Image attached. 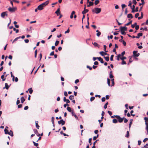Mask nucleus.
<instances>
[{
  "label": "nucleus",
  "mask_w": 148,
  "mask_h": 148,
  "mask_svg": "<svg viewBox=\"0 0 148 148\" xmlns=\"http://www.w3.org/2000/svg\"><path fill=\"white\" fill-rule=\"evenodd\" d=\"M72 116H74L75 118L77 120H78L79 119L78 117H77V115H76L75 113L74 112L73 110V111L72 112Z\"/></svg>",
  "instance_id": "8"
},
{
  "label": "nucleus",
  "mask_w": 148,
  "mask_h": 148,
  "mask_svg": "<svg viewBox=\"0 0 148 148\" xmlns=\"http://www.w3.org/2000/svg\"><path fill=\"white\" fill-rule=\"evenodd\" d=\"M16 7L14 8V7L12 8L9 7L8 10L11 12H14L16 10Z\"/></svg>",
  "instance_id": "3"
},
{
  "label": "nucleus",
  "mask_w": 148,
  "mask_h": 148,
  "mask_svg": "<svg viewBox=\"0 0 148 148\" xmlns=\"http://www.w3.org/2000/svg\"><path fill=\"white\" fill-rule=\"evenodd\" d=\"M107 83L108 86H110V80L108 78L107 79Z\"/></svg>",
  "instance_id": "29"
},
{
  "label": "nucleus",
  "mask_w": 148,
  "mask_h": 148,
  "mask_svg": "<svg viewBox=\"0 0 148 148\" xmlns=\"http://www.w3.org/2000/svg\"><path fill=\"white\" fill-rule=\"evenodd\" d=\"M96 32H97L96 34L97 36L99 37L101 33L98 30H97Z\"/></svg>",
  "instance_id": "16"
},
{
  "label": "nucleus",
  "mask_w": 148,
  "mask_h": 148,
  "mask_svg": "<svg viewBox=\"0 0 148 148\" xmlns=\"http://www.w3.org/2000/svg\"><path fill=\"white\" fill-rule=\"evenodd\" d=\"M49 3V1L48 0L45 1V2L42 3L41 4L44 7L46 5H48Z\"/></svg>",
  "instance_id": "7"
},
{
  "label": "nucleus",
  "mask_w": 148,
  "mask_h": 148,
  "mask_svg": "<svg viewBox=\"0 0 148 148\" xmlns=\"http://www.w3.org/2000/svg\"><path fill=\"white\" fill-rule=\"evenodd\" d=\"M93 45L95 47H97L98 48L99 47V45L96 42H92Z\"/></svg>",
  "instance_id": "15"
},
{
  "label": "nucleus",
  "mask_w": 148,
  "mask_h": 148,
  "mask_svg": "<svg viewBox=\"0 0 148 148\" xmlns=\"http://www.w3.org/2000/svg\"><path fill=\"white\" fill-rule=\"evenodd\" d=\"M129 136H130V134H129V132L128 131H127V134L125 136V137L127 138H128V137H129Z\"/></svg>",
  "instance_id": "36"
},
{
  "label": "nucleus",
  "mask_w": 148,
  "mask_h": 148,
  "mask_svg": "<svg viewBox=\"0 0 148 148\" xmlns=\"http://www.w3.org/2000/svg\"><path fill=\"white\" fill-rule=\"evenodd\" d=\"M55 13L56 14L57 16H58L60 14V8H58L56 12Z\"/></svg>",
  "instance_id": "10"
},
{
  "label": "nucleus",
  "mask_w": 148,
  "mask_h": 148,
  "mask_svg": "<svg viewBox=\"0 0 148 148\" xmlns=\"http://www.w3.org/2000/svg\"><path fill=\"white\" fill-rule=\"evenodd\" d=\"M108 104V102L106 103L104 106V108L105 109H106L107 108V106Z\"/></svg>",
  "instance_id": "43"
},
{
  "label": "nucleus",
  "mask_w": 148,
  "mask_h": 148,
  "mask_svg": "<svg viewBox=\"0 0 148 148\" xmlns=\"http://www.w3.org/2000/svg\"><path fill=\"white\" fill-rule=\"evenodd\" d=\"M126 64V62L124 60H122L121 64L122 65L123 64Z\"/></svg>",
  "instance_id": "50"
},
{
  "label": "nucleus",
  "mask_w": 148,
  "mask_h": 148,
  "mask_svg": "<svg viewBox=\"0 0 148 148\" xmlns=\"http://www.w3.org/2000/svg\"><path fill=\"white\" fill-rule=\"evenodd\" d=\"M115 117L118 120V121L120 123H122L124 120V117L121 118L119 116V115H116L115 116Z\"/></svg>",
  "instance_id": "2"
},
{
  "label": "nucleus",
  "mask_w": 148,
  "mask_h": 148,
  "mask_svg": "<svg viewBox=\"0 0 148 148\" xmlns=\"http://www.w3.org/2000/svg\"><path fill=\"white\" fill-rule=\"evenodd\" d=\"M137 53V51H134L133 52L134 56H135V55L136 54V53Z\"/></svg>",
  "instance_id": "46"
},
{
  "label": "nucleus",
  "mask_w": 148,
  "mask_h": 148,
  "mask_svg": "<svg viewBox=\"0 0 148 148\" xmlns=\"http://www.w3.org/2000/svg\"><path fill=\"white\" fill-rule=\"evenodd\" d=\"M95 13L96 14H98L101 12V9L100 8H95Z\"/></svg>",
  "instance_id": "6"
},
{
  "label": "nucleus",
  "mask_w": 148,
  "mask_h": 148,
  "mask_svg": "<svg viewBox=\"0 0 148 148\" xmlns=\"http://www.w3.org/2000/svg\"><path fill=\"white\" fill-rule=\"evenodd\" d=\"M29 91V92L30 94H32L33 92V90L31 88H29L28 89Z\"/></svg>",
  "instance_id": "49"
},
{
  "label": "nucleus",
  "mask_w": 148,
  "mask_h": 148,
  "mask_svg": "<svg viewBox=\"0 0 148 148\" xmlns=\"http://www.w3.org/2000/svg\"><path fill=\"white\" fill-rule=\"evenodd\" d=\"M21 103H23L25 101V99L23 97H22L21 98Z\"/></svg>",
  "instance_id": "18"
},
{
  "label": "nucleus",
  "mask_w": 148,
  "mask_h": 148,
  "mask_svg": "<svg viewBox=\"0 0 148 148\" xmlns=\"http://www.w3.org/2000/svg\"><path fill=\"white\" fill-rule=\"evenodd\" d=\"M13 30L14 31H16V33H18L19 32V30L18 29H16L15 28H13Z\"/></svg>",
  "instance_id": "38"
},
{
  "label": "nucleus",
  "mask_w": 148,
  "mask_h": 148,
  "mask_svg": "<svg viewBox=\"0 0 148 148\" xmlns=\"http://www.w3.org/2000/svg\"><path fill=\"white\" fill-rule=\"evenodd\" d=\"M54 117L53 116L51 118V122H52V123H54Z\"/></svg>",
  "instance_id": "41"
},
{
  "label": "nucleus",
  "mask_w": 148,
  "mask_h": 148,
  "mask_svg": "<svg viewBox=\"0 0 148 148\" xmlns=\"http://www.w3.org/2000/svg\"><path fill=\"white\" fill-rule=\"evenodd\" d=\"M127 17L128 18H132L133 17V16L132 14H128Z\"/></svg>",
  "instance_id": "17"
},
{
  "label": "nucleus",
  "mask_w": 148,
  "mask_h": 148,
  "mask_svg": "<svg viewBox=\"0 0 148 148\" xmlns=\"http://www.w3.org/2000/svg\"><path fill=\"white\" fill-rule=\"evenodd\" d=\"M74 96L73 95H71L69 97V99L70 100H72L74 99Z\"/></svg>",
  "instance_id": "37"
},
{
  "label": "nucleus",
  "mask_w": 148,
  "mask_h": 148,
  "mask_svg": "<svg viewBox=\"0 0 148 148\" xmlns=\"http://www.w3.org/2000/svg\"><path fill=\"white\" fill-rule=\"evenodd\" d=\"M99 53L102 56H103L104 55H108L106 52H104L103 51H101L99 52Z\"/></svg>",
  "instance_id": "12"
},
{
  "label": "nucleus",
  "mask_w": 148,
  "mask_h": 148,
  "mask_svg": "<svg viewBox=\"0 0 148 148\" xmlns=\"http://www.w3.org/2000/svg\"><path fill=\"white\" fill-rule=\"evenodd\" d=\"M106 100V98L104 97H102L101 99V101L102 102H104Z\"/></svg>",
  "instance_id": "59"
},
{
  "label": "nucleus",
  "mask_w": 148,
  "mask_h": 148,
  "mask_svg": "<svg viewBox=\"0 0 148 148\" xmlns=\"http://www.w3.org/2000/svg\"><path fill=\"white\" fill-rule=\"evenodd\" d=\"M64 94L65 96H67L68 95L66 91L64 92Z\"/></svg>",
  "instance_id": "62"
},
{
  "label": "nucleus",
  "mask_w": 148,
  "mask_h": 148,
  "mask_svg": "<svg viewBox=\"0 0 148 148\" xmlns=\"http://www.w3.org/2000/svg\"><path fill=\"white\" fill-rule=\"evenodd\" d=\"M139 15V14L138 13H136L135 15V17L136 18H137L138 17V16Z\"/></svg>",
  "instance_id": "56"
},
{
  "label": "nucleus",
  "mask_w": 148,
  "mask_h": 148,
  "mask_svg": "<svg viewBox=\"0 0 148 148\" xmlns=\"http://www.w3.org/2000/svg\"><path fill=\"white\" fill-rule=\"evenodd\" d=\"M20 38H21V36H19V37H17L16 38H15L14 40L12 42V43H13L14 42L17 41L18 39H19Z\"/></svg>",
  "instance_id": "31"
},
{
  "label": "nucleus",
  "mask_w": 148,
  "mask_h": 148,
  "mask_svg": "<svg viewBox=\"0 0 148 148\" xmlns=\"http://www.w3.org/2000/svg\"><path fill=\"white\" fill-rule=\"evenodd\" d=\"M5 87L3 88V89H4L5 88L6 89H8L9 88V86H8V84L7 83L5 84Z\"/></svg>",
  "instance_id": "14"
},
{
  "label": "nucleus",
  "mask_w": 148,
  "mask_h": 148,
  "mask_svg": "<svg viewBox=\"0 0 148 148\" xmlns=\"http://www.w3.org/2000/svg\"><path fill=\"white\" fill-rule=\"evenodd\" d=\"M139 28V26L138 25H136L135 27V29L136 30H138Z\"/></svg>",
  "instance_id": "58"
},
{
  "label": "nucleus",
  "mask_w": 148,
  "mask_h": 148,
  "mask_svg": "<svg viewBox=\"0 0 148 148\" xmlns=\"http://www.w3.org/2000/svg\"><path fill=\"white\" fill-rule=\"evenodd\" d=\"M112 122L113 123H116L118 122V121L116 119H114L112 120Z\"/></svg>",
  "instance_id": "28"
},
{
  "label": "nucleus",
  "mask_w": 148,
  "mask_h": 148,
  "mask_svg": "<svg viewBox=\"0 0 148 148\" xmlns=\"http://www.w3.org/2000/svg\"><path fill=\"white\" fill-rule=\"evenodd\" d=\"M104 58L107 61H108L109 60V57H105L104 56Z\"/></svg>",
  "instance_id": "33"
},
{
  "label": "nucleus",
  "mask_w": 148,
  "mask_h": 148,
  "mask_svg": "<svg viewBox=\"0 0 148 148\" xmlns=\"http://www.w3.org/2000/svg\"><path fill=\"white\" fill-rule=\"evenodd\" d=\"M4 132H5V134H9V132L8 131V130L6 128H5L4 130Z\"/></svg>",
  "instance_id": "20"
},
{
  "label": "nucleus",
  "mask_w": 148,
  "mask_h": 148,
  "mask_svg": "<svg viewBox=\"0 0 148 148\" xmlns=\"http://www.w3.org/2000/svg\"><path fill=\"white\" fill-rule=\"evenodd\" d=\"M137 23H135L134 24L132 25L131 27L132 28H134L137 25Z\"/></svg>",
  "instance_id": "30"
},
{
  "label": "nucleus",
  "mask_w": 148,
  "mask_h": 148,
  "mask_svg": "<svg viewBox=\"0 0 148 148\" xmlns=\"http://www.w3.org/2000/svg\"><path fill=\"white\" fill-rule=\"evenodd\" d=\"M121 56V55L120 54H119L117 56V60L118 61L119 60V58Z\"/></svg>",
  "instance_id": "39"
},
{
  "label": "nucleus",
  "mask_w": 148,
  "mask_h": 148,
  "mask_svg": "<svg viewBox=\"0 0 148 148\" xmlns=\"http://www.w3.org/2000/svg\"><path fill=\"white\" fill-rule=\"evenodd\" d=\"M10 74L11 77H12V81L14 82V76L13 75L12 73V72H10Z\"/></svg>",
  "instance_id": "25"
},
{
  "label": "nucleus",
  "mask_w": 148,
  "mask_h": 148,
  "mask_svg": "<svg viewBox=\"0 0 148 148\" xmlns=\"http://www.w3.org/2000/svg\"><path fill=\"white\" fill-rule=\"evenodd\" d=\"M122 43L124 46H125L126 45V42L124 40H122Z\"/></svg>",
  "instance_id": "51"
},
{
  "label": "nucleus",
  "mask_w": 148,
  "mask_h": 148,
  "mask_svg": "<svg viewBox=\"0 0 148 148\" xmlns=\"http://www.w3.org/2000/svg\"><path fill=\"white\" fill-rule=\"evenodd\" d=\"M99 2V1L98 0H96L95 2V5H97L98 4Z\"/></svg>",
  "instance_id": "35"
},
{
  "label": "nucleus",
  "mask_w": 148,
  "mask_h": 148,
  "mask_svg": "<svg viewBox=\"0 0 148 148\" xmlns=\"http://www.w3.org/2000/svg\"><path fill=\"white\" fill-rule=\"evenodd\" d=\"M132 22V21H130L129 22L125 24V26H128L130 25V24H131Z\"/></svg>",
  "instance_id": "34"
},
{
  "label": "nucleus",
  "mask_w": 148,
  "mask_h": 148,
  "mask_svg": "<svg viewBox=\"0 0 148 148\" xmlns=\"http://www.w3.org/2000/svg\"><path fill=\"white\" fill-rule=\"evenodd\" d=\"M95 98L94 97H91L90 98V101H93L95 99Z\"/></svg>",
  "instance_id": "45"
},
{
  "label": "nucleus",
  "mask_w": 148,
  "mask_h": 148,
  "mask_svg": "<svg viewBox=\"0 0 148 148\" xmlns=\"http://www.w3.org/2000/svg\"><path fill=\"white\" fill-rule=\"evenodd\" d=\"M106 45H103L104 50L106 52H107L108 51H106Z\"/></svg>",
  "instance_id": "44"
},
{
  "label": "nucleus",
  "mask_w": 148,
  "mask_h": 148,
  "mask_svg": "<svg viewBox=\"0 0 148 148\" xmlns=\"http://www.w3.org/2000/svg\"><path fill=\"white\" fill-rule=\"evenodd\" d=\"M8 134L12 136H14L13 132L12 130H10V132H9V134Z\"/></svg>",
  "instance_id": "22"
},
{
  "label": "nucleus",
  "mask_w": 148,
  "mask_h": 148,
  "mask_svg": "<svg viewBox=\"0 0 148 148\" xmlns=\"http://www.w3.org/2000/svg\"><path fill=\"white\" fill-rule=\"evenodd\" d=\"M122 60H124L126 59V57L125 56H123L122 58H120Z\"/></svg>",
  "instance_id": "42"
},
{
  "label": "nucleus",
  "mask_w": 148,
  "mask_h": 148,
  "mask_svg": "<svg viewBox=\"0 0 148 148\" xmlns=\"http://www.w3.org/2000/svg\"><path fill=\"white\" fill-rule=\"evenodd\" d=\"M114 79H111V81H112V84L110 86H112L114 85Z\"/></svg>",
  "instance_id": "27"
},
{
  "label": "nucleus",
  "mask_w": 148,
  "mask_h": 148,
  "mask_svg": "<svg viewBox=\"0 0 148 148\" xmlns=\"http://www.w3.org/2000/svg\"><path fill=\"white\" fill-rule=\"evenodd\" d=\"M59 42V41H58V40L56 41L55 43V45L56 46H57L58 45Z\"/></svg>",
  "instance_id": "40"
},
{
  "label": "nucleus",
  "mask_w": 148,
  "mask_h": 148,
  "mask_svg": "<svg viewBox=\"0 0 148 148\" xmlns=\"http://www.w3.org/2000/svg\"><path fill=\"white\" fill-rule=\"evenodd\" d=\"M84 10L82 12V13L83 14H84L88 12V9H85V8H84Z\"/></svg>",
  "instance_id": "13"
},
{
  "label": "nucleus",
  "mask_w": 148,
  "mask_h": 148,
  "mask_svg": "<svg viewBox=\"0 0 148 148\" xmlns=\"http://www.w3.org/2000/svg\"><path fill=\"white\" fill-rule=\"evenodd\" d=\"M29 107L28 106H26L24 108V109L25 110H27L28 109Z\"/></svg>",
  "instance_id": "64"
},
{
  "label": "nucleus",
  "mask_w": 148,
  "mask_h": 148,
  "mask_svg": "<svg viewBox=\"0 0 148 148\" xmlns=\"http://www.w3.org/2000/svg\"><path fill=\"white\" fill-rule=\"evenodd\" d=\"M58 123L59 124H61L62 125H64L65 123V121L63 119H61L60 121H58Z\"/></svg>",
  "instance_id": "5"
},
{
  "label": "nucleus",
  "mask_w": 148,
  "mask_h": 148,
  "mask_svg": "<svg viewBox=\"0 0 148 148\" xmlns=\"http://www.w3.org/2000/svg\"><path fill=\"white\" fill-rule=\"evenodd\" d=\"M88 3H89V4L87 5L88 7H90L92 5H93L94 4V3L92 2H91L90 1Z\"/></svg>",
  "instance_id": "23"
},
{
  "label": "nucleus",
  "mask_w": 148,
  "mask_h": 148,
  "mask_svg": "<svg viewBox=\"0 0 148 148\" xmlns=\"http://www.w3.org/2000/svg\"><path fill=\"white\" fill-rule=\"evenodd\" d=\"M43 8L41 4L38 6V10H42L43 9Z\"/></svg>",
  "instance_id": "9"
},
{
  "label": "nucleus",
  "mask_w": 148,
  "mask_h": 148,
  "mask_svg": "<svg viewBox=\"0 0 148 148\" xmlns=\"http://www.w3.org/2000/svg\"><path fill=\"white\" fill-rule=\"evenodd\" d=\"M132 2H131V1H129L128 6H129L131 8H132Z\"/></svg>",
  "instance_id": "32"
},
{
  "label": "nucleus",
  "mask_w": 148,
  "mask_h": 148,
  "mask_svg": "<svg viewBox=\"0 0 148 148\" xmlns=\"http://www.w3.org/2000/svg\"><path fill=\"white\" fill-rule=\"evenodd\" d=\"M132 2L135 5H136L137 3V2L136 1V0H133Z\"/></svg>",
  "instance_id": "54"
},
{
  "label": "nucleus",
  "mask_w": 148,
  "mask_h": 148,
  "mask_svg": "<svg viewBox=\"0 0 148 148\" xmlns=\"http://www.w3.org/2000/svg\"><path fill=\"white\" fill-rule=\"evenodd\" d=\"M7 12H8L7 11L2 12L1 14V17L3 18H4V16H7L8 15L7 13Z\"/></svg>",
  "instance_id": "4"
},
{
  "label": "nucleus",
  "mask_w": 148,
  "mask_h": 148,
  "mask_svg": "<svg viewBox=\"0 0 148 148\" xmlns=\"http://www.w3.org/2000/svg\"><path fill=\"white\" fill-rule=\"evenodd\" d=\"M114 56V55H111V56L110 58V60L111 61H112L113 60V58Z\"/></svg>",
  "instance_id": "48"
},
{
  "label": "nucleus",
  "mask_w": 148,
  "mask_h": 148,
  "mask_svg": "<svg viewBox=\"0 0 148 148\" xmlns=\"http://www.w3.org/2000/svg\"><path fill=\"white\" fill-rule=\"evenodd\" d=\"M124 121L125 123H126L128 122V120L126 119L125 118H124Z\"/></svg>",
  "instance_id": "55"
},
{
  "label": "nucleus",
  "mask_w": 148,
  "mask_h": 148,
  "mask_svg": "<svg viewBox=\"0 0 148 148\" xmlns=\"http://www.w3.org/2000/svg\"><path fill=\"white\" fill-rule=\"evenodd\" d=\"M67 110L68 111H69L70 112H72V111H73V110H71V108L70 107H68L67 108Z\"/></svg>",
  "instance_id": "21"
},
{
  "label": "nucleus",
  "mask_w": 148,
  "mask_h": 148,
  "mask_svg": "<svg viewBox=\"0 0 148 148\" xmlns=\"http://www.w3.org/2000/svg\"><path fill=\"white\" fill-rule=\"evenodd\" d=\"M121 6L122 9H123L126 6L125 4H123Z\"/></svg>",
  "instance_id": "60"
},
{
  "label": "nucleus",
  "mask_w": 148,
  "mask_h": 148,
  "mask_svg": "<svg viewBox=\"0 0 148 148\" xmlns=\"http://www.w3.org/2000/svg\"><path fill=\"white\" fill-rule=\"evenodd\" d=\"M120 30L121 31L122 35L125 34L126 33L125 32V31L127 30V27H120Z\"/></svg>",
  "instance_id": "1"
},
{
  "label": "nucleus",
  "mask_w": 148,
  "mask_h": 148,
  "mask_svg": "<svg viewBox=\"0 0 148 148\" xmlns=\"http://www.w3.org/2000/svg\"><path fill=\"white\" fill-rule=\"evenodd\" d=\"M110 78L111 79L112 78L114 77V76L112 75V71H111L110 73Z\"/></svg>",
  "instance_id": "26"
},
{
  "label": "nucleus",
  "mask_w": 148,
  "mask_h": 148,
  "mask_svg": "<svg viewBox=\"0 0 148 148\" xmlns=\"http://www.w3.org/2000/svg\"><path fill=\"white\" fill-rule=\"evenodd\" d=\"M137 35L139 37L142 36L143 35V33H139Z\"/></svg>",
  "instance_id": "52"
},
{
  "label": "nucleus",
  "mask_w": 148,
  "mask_h": 148,
  "mask_svg": "<svg viewBox=\"0 0 148 148\" xmlns=\"http://www.w3.org/2000/svg\"><path fill=\"white\" fill-rule=\"evenodd\" d=\"M18 99H19V98H18L17 100L16 101V103L17 105H18V104L20 103V100Z\"/></svg>",
  "instance_id": "47"
},
{
  "label": "nucleus",
  "mask_w": 148,
  "mask_h": 148,
  "mask_svg": "<svg viewBox=\"0 0 148 148\" xmlns=\"http://www.w3.org/2000/svg\"><path fill=\"white\" fill-rule=\"evenodd\" d=\"M54 51H53L51 52L50 54V56H52L54 55Z\"/></svg>",
  "instance_id": "57"
},
{
  "label": "nucleus",
  "mask_w": 148,
  "mask_h": 148,
  "mask_svg": "<svg viewBox=\"0 0 148 148\" xmlns=\"http://www.w3.org/2000/svg\"><path fill=\"white\" fill-rule=\"evenodd\" d=\"M22 104H19L18 106V108H20L22 107Z\"/></svg>",
  "instance_id": "61"
},
{
  "label": "nucleus",
  "mask_w": 148,
  "mask_h": 148,
  "mask_svg": "<svg viewBox=\"0 0 148 148\" xmlns=\"http://www.w3.org/2000/svg\"><path fill=\"white\" fill-rule=\"evenodd\" d=\"M97 59L100 61L101 63H104L103 59L100 57H97Z\"/></svg>",
  "instance_id": "11"
},
{
  "label": "nucleus",
  "mask_w": 148,
  "mask_h": 148,
  "mask_svg": "<svg viewBox=\"0 0 148 148\" xmlns=\"http://www.w3.org/2000/svg\"><path fill=\"white\" fill-rule=\"evenodd\" d=\"M87 68L89 69L90 70H91L92 69V68L89 66H87Z\"/></svg>",
  "instance_id": "63"
},
{
  "label": "nucleus",
  "mask_w": 148,
  "mask_h": 148,
  "mask_svg": "<svg viewBox=\"0 0 148 148\" xmlns=\"http://www.w3.org/2000/svg\"><path fill=\"white\" fill-rule=\"evenodd\" d=\"M143 148H148V144H146L144 146Z\"/></svg>",
  "instance_id": "53"
},
{
  "label": "nucleus",
  "mask_w": 148,
  "mask_h": 148,
  "mask_svg": "<svg viewBox=\"0 0 148 148\" xmlns=\"http://www.w3.org/2000/svg\"><path fill=\"white\" fill-rule=\"evenodd\" d=\"M143 16V12H141V16H140V17H138V19L139 20L142 19Z\"/></svg>",
  "instance_id": "19"
},
{
  "label": "nucleus",
  "mask_w": 148,
  "mask_h": 148,
  "mask_svg": "<svg viewBox=\"0 0 148 148\" xmlns=\"http://www.w3.org/2000/svg\"><path fill=\"white\" fill-rule=\"evenodd\" d=\"M1 78L2 79L3 81H4L5 80V77L4 78V75H3L1 76Z\"/></svg>",
  "instance_id": "24"
}]
</instances>
